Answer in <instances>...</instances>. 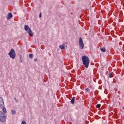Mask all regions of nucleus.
<instances>
[{
    "label": "nucleus",
    "instance_id": "7ed1b4c3",
    "mask_svg": "<svg viewBox=\"0 0 124 124\" xmlns=\"http://www.w3.org/2000/svg\"><path fill=\"white\" fill-rule=\"evenodd\" d=\"M9 56H10V58L11 59H14L16 57V52H15V50L13 49H12L8 54Z\"/></svg>",
    "mask_w": 124,
    "mask_h": 124
},
{
    "label": "nucleus",
    "instance_id": "dca6fc26",
    "mask_svg": "<svg viewBox=\"0 0 124 124\" xmlns=\"http://www.w3.org/2000/svg\"><path fill=\"white\" fill-rule=\"evenodd\" d=\"M29 58L30 59H32V54H30L29 55Z\"/></svg>",
    "mask_w": 124,
    "mask_h": 124
},
{
    "label": "nucleus",
    "instance_id": "39448f33",
    "mask_svg": "<svg viewBox=\"0 0 124 124\" xmlns=\"http://www.w3.org/2000/svg\"><path fill=\"white\" fill-rule=\"evenodd\" d=\"M79 45L81 49H84V43L83 42V40H82L81 37L79 38Z\"/></svg>",
    "mask_w": 124,
    "mask_h": 124
},
{
    "label": "nucleus",
    "instance_id": "f03ea898",
    "mask_svg": "<svg viewBox=\"0 0 124 124\" xmlns=\"http://www.w3.org/2000/svg\"><path fill=\"white\" fill-rule=\"evenodd\" d=\"M24 30L27 31L30 36H33V33L29 26L26 25L24 26Z\"/></svg>",
    "mask_w": 124,
    "mask_h": 124
},
{
    "label": "nucleus",
    "instance_id": "4468645a",
    "mask_svg": "<svg viewBox=\"0 0 124 124\" xmlns=\"http://www.w3.org/2000/svg\"><path fill=\"white\" fill-rule=\"evenodd\" d=\"M100 107H101L100 104H97V105H96V108H100Z\"/></svg>",
    "mask_w": 124,
    "mask_h": 124
},
{
    "label": "nucleus",
    "instance_id": "f8f14e48",
    "mask_svg": "<svg viewBox=\"0 0 124 124\" xmlns=\"http://www.w3.org/2000/svg\"><path fill=\"white\" fill-rule=\"evenodd\" d=\"M108 76H109V78H112V77H113V75L112 74V73H109Z\"/></svg>",
    "mask_w": 124,
    "mask_h": 124
},
{
    "label": "nucleus",
    "instance_id": "2eb2a0df",
    "mask_svg": "<svg viewBox=\"0 0 124 124\" xmlns=\"http://www.w3.org/2000/svg\"><path fill=\"white\" fill-rule=\"evenodd\" d=\"M21 124H27V122H26L25 121L23 120V121L21 122Z\"/></svg>",
    "mask_w": 124,
    "mask_h": 124
},
{
    "label": "nucleus",
    "instance_id": "6ab92c4d",
    "mask_svg": "<svg viewBox=\"0 0 124 124\" xmlns=\"http://www.w3.org/2000/svg\"><path fill=\"white\" fill-rule=\"evenodd\" d=\"M85 91H86V92H88V91H89V89H88V88L86 89H85Z\"/></svg>",
    "mask_w": 124,
    "mask_h": 124
},
{
    "label": "nucleus",
    "instance_id": "412c9836",
    "mask_svg": "<svg viewBox=\"0 0 124 124\" xmlns=\"http://www.w3.org/2000/svg\"><path fill=\"white\" fill-rule=\"evenodd\" d=\"M123 109H124V107L123 108Z\"/></svg>",
    "mask_w": 124,
    "mask_h": 124
},
{
    "label": "nucleus",
    "instance_id": "0eeeda50",
    "mask_svg": "<svg viewBox=\"0 0 124 124\" xmlns=\"http://www.w3.org/2000/svg\"><path fill=\"white\" fill-rule=\"evenodd\" d=\"M65 47H66V46H65V44H63L59 46V48L61 50H64V49H65Z\"/></svg>",
    "mask_w": 124,
    "mask_h": 124
},
{
    "label": "nucleus",
    "instance_id": "aec40b11",
    "mask_svg": "<svg viewBox=\"0 0 124 124\" xmlns=\"http://www.w3.org/2000/svg\"><path fill=\"white\" fill-rule=\"evenodd\" d=\"M15 100H16V102H17V100L16 99V98H15Z\"/></svg>",
    "mask_w": 124,
    "mask_h": 124
},
{
    "label": "nucleus",
    "instance_id": "20e7f679",
    "mask_svg": "<svg viewBox=\"0 0 124 124\" xmlns=\"http://www.w3.org/2000/svg\"><path fill=\"white\" fill-rule=\"evenodd\" d=\"M6 119V117H5V115L4 114L2 111H0V122H3L5 121Z\"/></svg>",
    "mask_w": 124,
    "mask_h": 124
},
{
    "label": "nucleus",
    "instance_id": "f257e3e1",
    "mask_svg": "<svg viewBox=\"0 0 124 124\" xmlns=\"http://www.w3.org/2000/svg\"><path fill=\"white\" fill-rule=\"evenodd\" d=\"M81 60L84 66L86 68H88L90 64V59H89V57L86 56H83L81 58Z\"/></svg>",
    "mask_w": 124,
    "mask_h": 124
},
{
    "label": "nucleus",
    "instance_id": "f3484780",
    "mask_svg": "<svg viewBox=\"0 0 124 124\" xmlns=\"http://www.w3.org/2000/svg\"><path fill=\"white\" fill-rule=\"evenodd\" d=\"M41 17H42L41 13H40L39 14V17L41 18Z\"/></svg>",
    "mask_w": 124,
    "mask_h": 124
},
{
    "label": "nucleus",
    "instance_id": "9d476101",
    "mask_svg": "<svg viewBox=\"0 0 124 124\" xmlns=\"http://www.w3.org/2000/svg\"><path fill=\"white\" fill-rule=\"evenodd\" d=\"M74 101H75V97H73L71 100V103H72V104H74Z\"/></svg>",
    "mask_w": 124,
    "mask_h": 124
},
{
    "label": "nucleus",
    "instance_id": "6e6552de",
    "mask_svg": "<svg viewBox=\"0 0 124 124\" xmlns=\"http://www.w3.org/2000/svg\"><path fill=\"white\" fill-rule=\"evenodd\" d=\"M13 16H12V14H11V13H9L8 14V16H7V18L8 20H9V19H11V18H12Z\"/></svg>",
    "mask_w": 124,
    "mask_h": 124
},
{
    "label": "nucleus",
    "instance_id": "423d86ee",
    "mask_svg": "<svg viewBox=\"0 0 124 124\" xmlns=\"http://www.w3.org/2000/svg\"><path fill=\"white\" fill-rule=\"evenodd\" d=\"M4 107V102H3V99L0 97V108Z\"/></svg>",
    "mask_w": 124,
    "mask_h": 124
},
{
    "label": "nucleus",
    "instance_id": "a211bd4d",
    "mask_svg": "<svg viewBox=\"0 0 124 124\" xmlns=\"http://www.w3.org/2000/svg\"><path fill=\"white\" fill-rule=\"evenodd\" d=\"M34 62H37V59H35L34 60Z\"/></svg>",
    "mask_w": 124,
    "mask_h": 124
},
{
    "label": "nucleus",
    "instance_id": "ddd939ff",
    "mask_svg": "<svg viewBox=\"0 0 124 124\" xmlns=\"http://www.w3.org/2000/svg\"><path fill=\"white\" fill-rule=\"evenodd\" d=\"M12 115H15L16 114V111L13 110L11 111Z\"/></svg>",
    "mask_w": 124,
    "mask_h": 124
},
{
    "label": "nucleus",
    "instance_id": "1a4fd4ad",
    "mask_svg": "<svg viewBox=\"0 0 124 124\" xmlns=\"http://www.w3.org/2000/svg\"><path fill=\"white\" fill-rule=\"evenodd\" d=\"M2 111L4 114H6L7 113V111H6V108H4V107H3L2 108Z\"/></svg>",
    "mask_w": 124,
    "mask_h": 124
},
{
    "label": "nucleus",
    "instance_id": "9b49d317",
    "mask_svg": "<svg viewBox=\"0 0 124 124\" xmlns=\"http://www.w3.org/2000/svg\"><path fill=\"white\" fill-rule=\"evenodd\" d=\"M100 50L102 52H103V53L106 52V49H105V48L103 47V48H100Z\"/></svg>",
    "mask_w": 124,
    "mask_h": 124
}]
</instances>
